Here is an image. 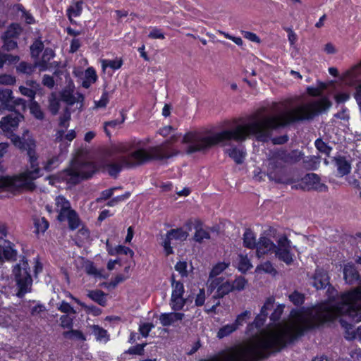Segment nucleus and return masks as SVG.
Returning a JSON list of instances; mask_svg holds the SVG:
<instances>
[{
	"label": "nucleus",
	"mask_w": 361,
	"mask_h": 361,
	"mask_svg": "<svg viewBox=\"0 0 361 361\" xmlns=\"http://www.w3.org/2000/svg\"><path fill=\"white\" fill-rule=\"evenodd\" d=\"M341 315L357 322V288L343 293L336 302L309 312H298L291 324H279L275 330L263 332L249 342L209 361H257L267 357L271 351H279L305 331Z\"/></svg>",
	"instance_id": "obj_1"
},
{
	"label": "nucleus",
	"mask_w": 361,
	"mask_h": 361,
	"mask_svg": "<svg viewBox=\"0 0 361 361\" xmlns=\"http://www.w3.org/2000/svg\"><path fill=\"white\" fill-rule=\"evenodd\" d=\"M326 98L301 104L292 109H288L277 116H252L247 123L238 125L231 130H224L212 135H205L200 132L186 133L182 142L188 145L187 152L192 154L204 152L218 144L228 145L231 141H245L250 135H254L258 141L267 142L272 132L290 123L310 121L331 106Z\"/></svg>",
	"instance_id": "obj_2"
},
{
	"label": "nucleus",
	"mask_w": 361,
	"mask_h": 361,
	"mask_svg": "<svg viewBox=\"0 0 361 361\" xmlns=\"http://www.w3.org/2000/svg\"><path fill=\"white\" fill-rule=\"evenodd\" d=\"M178 137L173 135L161 145L150 147L148 150L140 147V141L111 145L106 151L110 160L105 161L104 168L111 176L116 177L123 168H133L151 160L168 159L178 154V151L172 146Z\"/></svg>",
	"instance_id": "obj_3"
},
{
	"label": "nucleus",
	"mask_w": 361,
	"mask_h": 361,
	"mask_svg": "<svg viewBox=\"0 0 361 361\" xmlns=\"http://www.w3.org/2000/svg\"><path fill=\"white\" fill-rule=\"evenodd\" d=\"M12 140L16 147L27 151L30 169L13 177H0V189L32 191L36 188L34 180L41 176L38 156L35 152V142L29 137L27 130H25L21 137L15 136Z\"/></svg>",
	"instance_id": "obj_4"
},
{
	"label": "nucleus",
	"mask_w": 361,
	"mask_h": 361,
	"mask_svg": "<svg viewBox=\"0 0 361 361\" xmlns=\"http://www.w3.org/2000/svg\"><path fill=\"white\" fill-rule=\"evenodd\" d=\"M302 154L298 150H286L277 148L269 152L268 157L267 176L278 183L290 184L292 180L287 176L285 166L299 161Z\"/></svg>",
	"instance_id": "obj_5"
},
{
	"label": "nucleus",
	"mask_w": 361,
	"mask_h": 361,
	"mask_svg": "<svg viewBox=\"0 0 361 361\" xmlns=\"http://www.w3.org/2000/svg\"><path fill=\"white\" fill-rule=\"evenodd\" d=\"M17 286L16 295L23 298L32 290V279L30 275V268L27 259L23 257L20 262L13 269Z\"/></svg>",
	"instance_id": "obj_6"
},
{
	"label": "nucleus",
	"mask_w": 361,
	"mask_h": 361,
	"mask_svg": "<svg viewBox=\"0 0 361 361\" xmlns=\"http://www.w3.org/2000/svg\"><path fill=\"white\" fill-rule=\"evenodd\" d=\"M274 253L279 260L283 261L288 265L293 262L290 241L286 235H282L278 239L277 245H276Z\"/></svg>",
	"instance_id": "obj_7"
},
{
	"label": "nucleus",
	"mask_w": 361,
	"mask_h": 361,
	"mask_svg": "<svg viewBox=\"0 0 361 361\" xmlns=\"http://www.w3.org/2000/svg\"><path fill=\"white\" fill-rule=\"evenodd\" d=\"M188 236V233L182 228L169 231L165 237H162L163 241L161 242V245L164 247L166 255L168 256L173 253V248L171 246V240L183 241L187 239Z\"/></svg>",
	"instance_id": "obj_8"
},
{
	"label": "nucleus",
	"mask_w": 361,
	"mask_h": 361,
	"mask_svg": "<svg viewBox=\"0 0 361 361\" xmlns=\"http://www.w3.org/2000/svg\"><path fill=\"white\" fill-rule=\"evenodd\" d=\"M172 294L171 300V308L173 310H181L184 305L185 300L183 298V294L184 293V286L183 283L175 281L173 276H172Z\"/></svg>",
	"instance_id": "obj_9"
},
{
	"label": "nucleus",
	"mask_w": 361,
	"mask_h": 361,
	"mask_svg": "<svg viewBox=\"0 0 361 361\" xmlns=\"http://www.w3.org/2000/svg\"><path fill=\"white\" fill-rule=\"evenodd\" d=\"M23 118V116L19 112H12L1 118L0 128L4 132L11 133L18 128L19 122Z\"/></svg>",
	"instance_id": "obj_10"
},
{
	"label": "nucleus",
	"mask_w": 361,
	"mask_h": 361,
	"mask_svg": "<svg viewBox=\"0 0 361 361\" xmlns=\"http://www.w3.org/2000/svg\"><path fill=\"white\" fill-rule=\"evenodd\" d=\"M93 172L84 173L82 170L78 171L77 165L72 168L64 170L61 177L68 183L73 184L78 183L80 179H87L92 176Z\"/></svg>",
	"instance_id": "obj_11"
},
{
	"label": "nucleus",
	"mask_w": 361,
	"mask_h": 361,
	"mask_svg": "<svg viewBox=\"0 0 361 361\" xmlns=\"http://www.w3.org/2000/svg\"><path fill=\"white\" fill-rule=\"evenodd\" d=\"M212 288H216V294L213 296L214 299H219L233 291L231 282L224 281L221 278H216L212 281L210 286Z\"/></svg>",
	"instance_id": "obj_12"
},
{
	"label": "nucleus",
	"mask_w": 361,
	"mask_h": 361,
	"mask_svg": "<svg viewBox=\"0 0 361 361\" xmlns=\"http://www.w3.org/2000/svg\"><path fill=\"white\" fill-rule=\"evenodd\" d=\"M302 180L308 190H314L319 192H325L327 190V186L320 182V178L316 173H307Z\"/></svg>",
	"instance_id": "obj_13"
},
{
	"label": "nucleus",
	"mask_w": 361,
	"mask_h": 361,
	"mask_svg": "<svg viewBox=\"0 0 361 361\" xmlns=\"http://www.w3.org/2000/svg\"><path fill=\"white\" fill-rule=\"evenodd\" d=\"M256 252L258 257H261L264 255L274 253L276 245L274 242L267 237L261 236L256 245Z\"/></svg>",
	"instance_id": "obj_14"
},
{
	"label": "nucleus",
	"mask_w": 361,
	"mask_h": 361,
	"mask_svg": "<svg viewBox=\"0 0 361 361\" xmlns=\"http://www.w3.org/2000/svg\"><path fill=\"white\" fill-rule=\"evenodd\" d=\"M55 56L54 50L51 48H46L43 52L42 59L35 61V66H38L40 71H44L52 67H56V62L49 63L50 60Z\"/></svg>",
	"instance_id": "obj_15"
},
{
	"label": "nucleus",
	"mask_w": 361,
	"mask_h": 361,
	"mask_svg": "<svg viewBox=\"0 0 361 361\" xmlns=\"http://www.w3.org/2000/svg\"><path fill=\"white\" fill-rule=\"evenodd\" d=\"M274 298L272 297L268 298L262 307L260 313L256 317L252 324L257 328L262 326L268 315L267 311L274 307Z\"/></svg>",
	"instance_id": "obj_16"
},
{
	"label": "nucleus",
	"mask_w": 361,
	"mask_h": 361,
	"mask_svg": "<svg viewBox=\"0 0 361 361\" xmlns=\"http://www.w3.org/2000/svg\"><path fill=\"white\" fill-rule=\"evenodd\" d=\"M61 100L66 103L68 105H73L75 103L82 104L84 101V96L76 92L73 94V91L70 89H65L61 92Z\"/></svg>",
	"instance_id": "obj_17"
},
{
	"label": "nucleus",
	"mask_w": 361,
	"mask_h": 361,
	"mask_svg": "<svg viewBox=\"0 0 361 361\" xmlns=\"http://www.w3.org/2000/svg\"><path fill=\"white\" fill-rule=\"evenodd\" d=\"M361 74V61L359 64L354 66L352 69L346 71L342 79L343 82L348 85H354L358 80Z\"/></svg>",
	"instance_id": "obj_18"
},
{
	"label": "nucleus",
	"mask_w": 361,
	"mask_h": 361,
	"mask_svg": "<svg viewBox=\"0 0 361 361\" xmlns=\"http://www.w3.org/2000/svg\"><path fill=\"white\" fill-rule=\"evenodd\" d=\"M312 280V285L317 289L324 288L329 284V276L323 269H317Z\"/></svg>",
	"instance_id": "obj_19"
},
{
	"label": "nucleus",
	"mask_w": 361,
	"mask_h": 361,
	"mask_svg": "<svg viewBox=\"0 0 361 361\" xmlns=\"http://www.w3.org/2000/svg\"><path fill=\"white\" fill-rule=\"evenodd\" d=\"M184 317L183 313L170 312L163 313L159 316V321L162 326H168L173 325L175 322L180 321Z\"/></svg>",
	"instance_id": "obj_20"
},
{
	"label": "nucleus",
	"mask_w": 361,
	"mask_h": 361,
	"mask_svg": "<svg viewBox=\"0 0 361 361\" xmlns=\"http://www.w3.org/2000/svg\"><path fill=\"white\" fill-rule=\"evenodd\" d=\"M57 219L60 221H64L67 220L68 223V227L71 230H75L78 228L80 224V217L77 212L73 209H71L63 214V219L61 217H57Z\"/></svg>",
	"instance_id": "obj_21"
},
{
	"label": "nucleus",
	"mask_w": 361,
	"mask_h": 361,
	"mask_svg": "<svg viewBox=\"0 0 361 361\" xmlns=\"http://www.w3.org/2000/svg\"><path fill=\"white\" fill-rule=\"evenodd\" d=\"M17 258V252L9 243L0 245V262L15 261Z\"/></svg>",
	"instance_id": "obj_22"
},
{
	"label": "nucleus",
	"mask_w": 361,
	"mask_h": 361,
	"mask_svg": "<svg viewBox=\"0 0 361 361\" xmlns=\"http://www.w3.org/2000/svg\"><path fill=\"white\" fill-rule=\"evenodd\" d=\"M195 233L193 239L197 243H202L204 240L210 238V231H214V228H204L200 222L195 226Z\"/></svg>",
	"instance_id": "obj_23"
},
{
	"label": "nucleus",
	"mask_w": 361,
	"mask_h": 361,
	"mask_svg": "<svg viewBox=\"0 0 361 361\" xmlns=\"http://www.w3.org/2000/svg\"><path fill=\"white\" fill-rule=\"evenodd\" d=\"M12 91L9 89L0 88V107L2 109L12 111Z\"/></svg>",
	"instance_id": "obj_24"
},
{
	"label": "nucleus",
	"mask_w": 361,
	"mask_h": 361,
	"mask_svg": "<svg viewBox=\"0 0 361 361\" xmlns=\"http://www.w3.org/2000/svg\"><path fill=\"white\" fill-rule=\"evenodd\" d=\"M343 275L346 283L349 284H353L359 279V274L353 264L345 265Z\"/></svg>",
	"instance_id": "obj_25"
},
{
	"label": "nucleus",
	"mask_w": 361,
	"mask_h": 361,
	"mask_svg": "<svg viewBox=\"0 0 361 361\" xmlns=\"http://www.w3.org/2000/svg\"><path fill=\"white\" fill-rule=\"evenodd\" d=\"M335 164L337 167L338 176L343 177L348 175L350 172V164L345 159V157H336Z\"/></svg>",
	"instance_id": "obj_26"
},
{
	"label": "nucleus",
	"mask_w": 361,
	"mask_h": 361,
	"mask_svg": "<svg viewBox=\"0 0 361 361\" xmlns=\"http://www.w3.org/2000/svg\"><path fill=\"white\" fill-rule=\"evenodd\" d=\"M55 200L56 209L59 211L58 217L63 219V214L72 209L71 204L69 201L62 196L56 197Z\"/></svg>",
	"instance_id": "obj_27"
},
{
	"label": "nucleus",
	"mask_w": 361,
	"mask_h": 361,
	"mask_svg": "<svg viewBox=\"0 0 361 361\" xmlns=\"http://www.w3.org/2000/svg\"><path fill=\"white\" fill-rule=\"evenodd\" d=\"M106 294L101 290H89L87 297L101 306L104 307L106 304Z\"/></svg>",
	"instance_id": "obj_28"
},
{
	"label": "nucleus",
	"mask_w": 361,
	"mask_h": 361,
	"mask_svg": "<svg viewBox=\"0 0 361 361\" xmlns=\"http://www.w3.org/2000/svg\"><path fill=\"white\" fill-rule=\"evenodd\" d=\"M126 120V116L123 114H121V118L120 119H115L109 121H106L104 123V130L106 135L110 137L111 135V133L109 130L110 128L116 129L122 125Z\"/></svg>",
	"instance_id": "obj_29"
},
{
	"label": "nucleus",
	"mask_w": 361,
	"mask_h": 361,
	"mask_svg": "<svg viewBox=\"0 0 361 361\" xmlns=\"http://www.w3.org/2000/svg\"><path fill=\"white\" fill-rule=\"evenodd\" d=\"M32 220L37 234L44 233L49 228V224L44 217L34 216Z\"/></svg>",
	"instance_id": "obj_30"
},
{
	"label": "nucleus",
	"mask_w": 361,
	"mask_h": 361,
	"mask_svg": "<svg viewBox=\"0 0 361 361\" xmlns=\"http://www.w3.org/2000/svg\"><path fill=\"white\" fill-rule=\"evenodd\" d=\"M82 1L74 2L67 9V16L71 22H72V17L79 16L82 11Z\"/></svg>",
	"instance_id": "obj_31"
},
{
	"label": "nucleus",
	"mask_w": 361,
	"mask_h": 361,
	"mask_svg": "<svg viewBox=\"0 0 361 361\" xmlns=\"http://www.w3.org/2000/svg\"><path fill=\"white\" fill-rule=\"evenodd\" d=\"M22 32V28L20 25L17 23L11 24L4 32L2 37L7 39H17Z\"/></svg>",
	"instance_id": "obj_32"
},
{
	"label": "nucleus",
	"mask_w": 361,
	"mask_h": 361,
	"mask_svg": "<svg viewBox=\"0 0 361 361\" xmlns=\"http://www.w3.org/2000/svg\"><path fill=\"white\" fill-rule=\"evenodd\" d=\"M226 153L236 164H240L243 162L245 156V152L243 150L239 149L237 147H233L226 149Z\"/></svg>",
	"instance_id": "obj_33"
},
{
	"label": "nucleus",
	"mask_w": 361,
	"mask_h": 361,
	"mask_svg": "<svg viewBox=\"0 0 361 361\" xmlns=\"http://www.w3.org/2000/svg\"><path fill=\"white\" fill-rule=\"evenodd\" d=\"M63 336L69 340L80 341L82 342L86 341V337L81 331L73 329V328L70 331H64Z\"/></svg>",
	"instance_id": "obj_34"
},
{
	"label": "nucleus",
	"mask_w": 361,
	"mask_h": 361,
	"mask_svg": "<svg viewBox=\"0 0 361 361\" xmlns=\"http://www.w3.org/2000/svg\"><path fill=\"white\" fill-rule=\"evenodd\" d=\"M255 235L250 229H246L243 234V244L245 247L253 249L257 245Z\"/></svg>",
	"instance_id": "obj_35"
},
{
	"label": "nucleus",
	"mask_w": 361,
	"mask_h": 361,
	"mask_svg": "<svg viewBox=\"0 0 361 361\" xmlns=\"http://www.w3.org/2000/svg\"><path fill=\"white\" fill-rule=\"evenodd\" d=\"M83 267L85 269V272L88 275H92L94 277L102 278V271L98 270L94 263L90 260H85L83 263Z\"/></svg>",
	"instance_id": "obj_36"
},
{
	"label": "nucleus",
	"mask_w": 361,
	"mask_h": 361,
	"mask_svg": "<svg viewBox=\"0 0 361 361\" xmlns=\"http://www.w3.org/2000/svg\"><path fill=\"white\" fill-rule=\"evenodd\" d=\"M31 114L37 120L42 121L44 118V114L39 104L36 101H31L30 104Z\"/></svg>",
	"instance_id": "obj_37"
},
{
	"label": "nucleus",
	"mask_w": 361,
	"mask_h": 361,
	"mask_svg": "<svg viewBox=\"0 0 361 361\" xmlns=\"http://www.w3.org/2000/svg\"><path fill=\"white\" fill-rule=\"evenodd\" d=\"M91 328L92 329V333L95 336L97 341H104L106 342L109 340V335L106 330L104 329L98 325H92Z\"/></svg>",
	"instance_id": "obj_38"
},
{
	"label": "nucleus",
	"mask_w": 361,
	"mask_h": 361,
	"mask_svg": "<svg viewBox=\"0 0 361 361\" xmlns=\"http://www.w3.org/2000/svg\"><path fill=\"white\" fill-rule=\"evenodd\" d=\"M38 66H35V63L34 65H31L28 63L22 61L17 66V71L21 73L31 75Z\"/></svg>",
	"instance_id": "obj_39"
},
{
	"label": "nucleus",
	"mask_w": 361,
	"mask_h": 361,
	"mask_svg": "<svg viewBox=\"0 0 361 361\" xmlns=\"http://www.w3.org/2000/svg\"><path fill=\"white\" fill-rule=\"evenodd\" d=\"M236 329V325H234L233 324L225 325L219 329L217 333V337L219 338H222L225 336L230 335Z\"/></svg>",
	"instance_id": "obj_40"
},
{
	"label": "nucleus",
	"mask_w": 361,
	"mask_h": 361,
	"mask_svg": "<svg viewBox=\"0 0 361 361\" xmlns=\"http://www.w3.org/2000/svg\"><path fill=\"white\" fill-rule=\"evenodd\" d=\"M44 49V44L42 40L37 39L30 47L31 55L34 58H38L39 54Z\"/></svg>",
	"instance_id": "obj_41"
},
{
	"label": "nucleus",
	"mask_w": 361,
	"mask_h": 361,
	"mask_svg": "<svg viewBox=\"0 0 361 361\" xmlns=\"http://www.w3.org/2000/svg\"><path fill=\"white\" fill-rule=\"evenodd\" d=\"M57 310L61 312L64 313V314H75L76 311L73 309V307L65 300H62L57 305Z\"/></svg>",
	"instance_id": "obj_42"
},
{
	"label": "nucleus",
	"mask_w": 361,
	"mask_h": 361,
	"mask_svg": "<svg viewBox=\"0 0 361 361\" xmlns=\"http://www.w3.org/2000/svg\"><path fill=\"white\" fill-rule=\"evenodd\" d=\"M75 317L71 314H63L60 317V326L63 329H71L73 326V320Z\"/></svg>",
	"instance_id": "obj_43"
},
{
	"label": "nucleus",
	"mask_w": 361,
	"mask_h": 361,
	"mask_svg": "<svg viewBox=\"0 0 361 361\" xmlns=\"http://www.w3.org/2000/svg\"><path fill=\"white\" fill-rule=\"evenodd\" d=\"M109 254L111 255H114L117 254H123L126 255H129L131 257H133L134 255V252L129 247L123 245H118L116 247H115V251L109 250Z\"/></svg>",
	"instance_id": "obj_44"
},
{
	"label": "nucleus",
	"mask_w": 361,
	"mask_h": 361,
	"mask_svg": "<svg viewBox=\"0 0 361 361\" xmlns=\"http://www.w3.org/2000/svg\"><path fill=\"white\" fill-rule=\"evenodd\" d=\"M71 120V112L68 108L64 110L63 114L59 118V126L61 128L67 129Z\"/></svg>",
	"instance_id": "obj_45"
},
{
	"label": "nucleus",
	"mask_w": 361,
	"mask_h": 361,
	"mask_svg": "<svg viewBox=\"0 0 361 361\" xmlns=\"http://www.w3.org/2000/svg\"><path fill=\"white\" fill-rule=\"evenodd\" d=\"M246 284L247 281L243 276H239L236 278L233 282H231L233 290H243L245 288Z\"/></svg>",
	"instance_id": "obj_46"
},
{
	"label": "nucleus",
	"mask_w": 361,
	"mask_h": 361,
	"mask_svg": "<svg viewBox=\"0 0 361 361\" xmlns=\"http://www.w3.org/2000/svg\"><path fill=\"white\" fill-rule=\"evenodd\" d=\"M59 164V159L57 156H54L49 159L44 165V169L47 171H51L56 168Z\"/></svg>",
	"instance_id": "obj_47"
},
{
	"label": "nucleus",
	"mask_w": 361,
	"mask_h": 361,
	"mask_svg": "<svg viewBox=\"0 0 361 361\" xmlns=\"http://www.w3.org/2000/svg\"><path fill=\"white\" fill-rule=\"evenodd\" d=\"M290 300L296 306H299L303 304L305 300V296L303 294L294 291L293 293L289 295Z\"/></svg>",
	"instance_id": "obj_48"
},
{
	"label": "nucleus",
	"mask_w": 361,
	"mask_h": 361,
	"mask_svg": "<svg viewBox=\"0 0 361 361\" xmlns=\"http://www.w3.org/2000/svg\"><path fill=\"white\" fill-rule=\"evenodd\" d=\"M257 271H263L265 273L268 274H276V271L273 267L272 264L269 261H267L259 266L257 267Z\"/></svg>",
	"instance_id": "obj_49"
},
{
	"label": "nucleus",
	"mask_w": 361,
	"mask_h": 361,
	"mask_svg": "<svg viewBox=\"0 0 361 361\" xmlns=\"http://www.w3.org/2000/svg\"><path fill=\"white\" fill-rule=\"evenodd\" d=\"M123 61L121 59L118 60H104L102 61L103 67H110L112 69H118L121 67Z\"/></svg>",
	"instance_id": "obj_50"
},
{
	"label": "nucleus",
	"mask_w": 361,
	"mask_h": 361,
	"mask_svg": "<svg viewBox=\"0 0 361 361\" xmlns=\"http://www.w3.org/2000/svg\"><path fill=\"white\" fill-rule=\"evenodd\" d=\"M251 315V313L250 311H245L243 313L240 314L235 322L233 323L234 325H236V329H238L239 326H242L244 322L246 321L247 319L250 318Z\"/></svg>",
	"instance_id": "obj_51"
},
{
	"label": "nucleus",
	"mask_w": 361,
	"mask_h": 361,
	"mask_svg": "<svg viewBox=\"0 0 361 361\" xmlns=\"http://www.w3.org/2000/svg\"><path fill=\"white\" fill-rule=\"evenodd\" d=\"M60 109L59 101L52 94V97L49 99V110L51 113L56 115Z\"/></svg>",
	"instance_id": "obj_52"
},
{
	"label": "nucleus",
	"mask_w": 361,
	"mask_h": 361,
	"mask_svg": "<svg viewBox=\"0 0 361 361\" xmlns=\"http://www.w3.org/2000/svg\"><path fill=\"white\" fill-rule=\"evenodd\" d=\"M3 39V41H4V45L2 47V48L6 50V51H11V50H13L15 49L18 44H17V42L16 41H15V39H7V38H5V37H2Z\"/></svg>",
	"instance_id": "obj_53"
},
{
	"label": "nucleus",
	"mask_w": 361,
	"mask_h": 361,
	"mask_svg": "<svg viewBox=\"0 0 361 361\" xmlns=\"http://www.w3.org/2000/svg\"><path fill=\"white\" fill-rule=\"evenodd\" d=\"M19 90H20V92L23 95L27 97L28 98H30L31 99V101H35L34 99L36 95V92H35V90L30 89L27 87L20 86Z\"/></svg>",
	"instance_id": "obj_54"
},
{
	"label": "nucleus",
	"mask_w": 361,
	"mask_h": 361,
	"mask_svg": "<svg viewBox=\"0 0 361 361\" xmlns=\"http://www.w3.org/2000/svg\"><path fill=\"white\" fill-rule=\"evenodd\" d=\"M315 146L319 152L326 154H329L331 150V148L327 146L321 139H317L315 141Z\"/></svg>",
	"instance_id": "obj_55"
},
{
	"label": "nucleus",
	"mask_w": 361,
	"mask_h": 361,
	"mask_svg": "<svg viewBox=\"0 0 361 361\" xmlns=\"http://www.w3.org/2000/svg\"><path fill=\"white\" fill-rule=\"evenodd\" d=\"M147 343L137 344L135 346L130 348L126 353L130 355H142L144 353V348Z\"/></svg>",
	"instance_id": "obj_56"
},
{
	"label": "nucleus",
	"mask_w": 361,
	"mask_h": 361,
	"mask_svg": "<svg viewBox=\"0 0 361 361\" xmlns=\"http://www.w3.org/2000/svg\"><path fill=\"white\" fill-rule=\"evenodd\" d=\"M284 305H278L270 316V319L274 322L279 321L283 312Z\"/></svg>",
	"instance_id": "obj_57"
},
{
	"label": "nucleus",
	"mask_w": 361,
	"mask_h": 361,
	"mask_svg": "<svg viewBox=\"0 0 361 361\" xmlns=\"http://www.w3.org/2000/svg\"><path fill=\"white\" fill-rule=\"evenodd\" d=\"M109 102V95L107 92H104L101 99L99 101H95L94 104L96 108H104Z\"/></svg>",
	"instance_id": "obj_58"
},
{
	"label": "nucleus",
	"mask_w": 361,
	"mask_h": 361,
	"mask_svg": "<svg viewBox=\"0 0 361 361\" xmlns=\"http://www.w3.org/2000/svg\"><path fill=\"white\" fill-rule=\"evenodd\" d=\"M16 82L15 77L11 75H1L0 84L5 85H11Z\"/></svg>",
	"instance_id": "obj_59"
},
{
	"label": "nucleus",
	"mask_w": 361,
	"mask_h": 361,
	"mask_svg": "<svg viewBox=\"0 0 361 361\" xmlns=\"http://www.w3.org/2000/svg\"><path fill=\"white\" fill-rule=\"evenodd\" d=\"M152 328L154 325L152 323H144L140 325L139 331L142 336L147 337Z\"/></svg>",
	"instance_id": "obj_60"
},
{
	"label": "nucleus",
	"mask_w": 361,
	"mask_h": 361,
	"mask_svg": "<svg viewBox=\"0 0 361 361\" xmlns=\"http://www.w3.org/2000/svg\"><path fill=\"white\" fill-rule=\"evenodd\" d=\"M175 269L180 273L182 276H187V263L185 262H178L175 266Z\"/></svg>",
	"instance_id": "obj_61"
},
{
	"label": "nucleus",
	"mask_w": 361,
	"mask_h": 361,
	"mask_svg": "<svg viewBox=\"0 0 361 361\" xmlns=\"http://www.w3.org/2000/svg\"><path fill=\"white\" fill-rule=\"evenodd\" d=\"M228 264L225 263H219L211 271L210 276H215L221 274L224 270L226 269Z\"/></svg>",
	"instance_id": "obj_62"
},
{
	"label": "nucleus",
	"mask_w": 361,
	"mask_h": 361,
	"mask_svg": "<svg viewBox=\"0 0 361 361\" xmlns=\"http://www.w3.org/2000/svg\"><path fill=\"white\" fill-rule=\"evenodd\" d=\"M85 78L90 82H95L97 78L96 71L92 67L88 68L85 73Z\"/></svg>",
	"instance_id": "obj_63"
},
{
	"label": "nucleus",
	"mask_w": 361,
	"mask_h": 361,
	"mask_svg": "<svg viewBox=\"0 0 361 361\" xmlns=\"http://www.w3.org/2000/svg\"><path fill=\"white\" fill-rule=\"evenodd\" d=\"M42 82L43 85L49 89H52L55 85L54 78L49 75H44Z\"/></svg>",
	"instance_id": "obj_64"
}]
</instances>
